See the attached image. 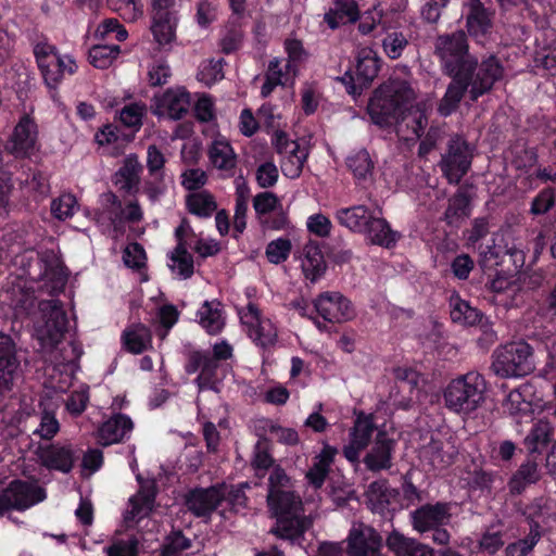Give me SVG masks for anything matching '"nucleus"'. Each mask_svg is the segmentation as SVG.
<instances>
[{
    "label": "nucleus",
    "mask_w": 556,
    "mask_h": 556,
    "mask_svg": "<svg viewBox=\"0 0 556 556\" xmlns=\"http://www.w3.org/2000/svg\"><path fill=\"white\" fill-rule=\"evenodd\" d=\"M248 336L253 342L264 351L273 348L278 339L277 330L270 320H260L251 323L248 327Z\"/></svg>",
    "instance_id": "obj_42"
},
{
    "label": "nucleus",
    "mask_w": 556,
    "mask_h": 556,
    "mask_svg": "<svg viewBox=\"0 0 556 556\" xmlns=\"http://www.w3.org/2000/svg\"><path fill=\"white\" fill-rule=\"evenodd\" d=\"M303 254L304 260L301 266L304 277L312 283H316L327 269L320 244L317 241L309 240L303 248Z\"/></svg>",
    "instance_id": "obj_30"
},
{
    "label": "nucleus",
    "mask_w": 556,
    "mask_h": 556,
    "mask_svg": "<svg viewBox=\"0 0 556 556\" xmlns=\"http://www.w3.org/2000/svg\"><path fill=\"white\" fill-rule=\"evenodd\" d=\"M186 206L190 214L200 218H208L217 210L215 198L205 190L188 194Z\"/></svg>",
    "instance_id": "obj_41"
},
{
    "label": "nucleus",
    "mask_w": 556,
    "mask_h": 556,
    "mask_svg": "<svg viewBox=\"0 0 556 556\" xmlns=\"http://www.w3.org/2000/svg\"><path fill=\"white\" fill-rule=\"evenodd\" d=\"M108 5L126 21H135L141 14L136 0H108Z\"/></svg>",
    "instance_id": "obj_63"
},
{
    "label": "nucleus",
    "mask_w": 556,
    "mask_h": 556,
    "mask_svg": "<svg viewBox=\"0 0 556 556\" xmlns=\"http://www.w3.org/2000/svg\"><path fill=\"white\" fill-rule=\"evenodd\" d=\"M267 506L276 518L270 533L276 538L301 545L311 521L303 514V502L295 491V481L285 468L275 467L267 481Z\"/></svg>",
    "instance_id": "obj_1"
},
{
    "label": "nucleus",
    "mask_w": 556,
    "mask_h": 556,
    "mask_svg": "<svg viewBox=\"0 0 556 556\" xmlns=\"http://www.w3.org/2000/svg\"><path fill=\"white\" fill-rule=\"evenodd\" d=\"M278 152L286 151L289 156L282 162L281 169L290 178H298L308 156L307 147H302L300 141H274Z\"/></svg>",
    "instance_id": "obj_27"
},
{
    "label": "nucleus",
    "mask_w": 556,
    "mask_h": 556,
    "mask_svg": "<svg viewBox=\"0 0 556 556\" xmlns=\"http://www.w3.org/2000/svg\"><path fill=\"white\" fill-rule=\"evenodd\" d=\"M345 164L354 178L358 180L365 179L374 169V162L365 149L351 153L346 157Z\"/></svg>",
    "instance_id": "obj_47"
},
{
    "label": "nucleus",
    "mask_w": 556,
    "mask_h": 556,
    "mask_svg": "<svg viewBox=\"0 0 556 556\" xmlns=\"http://www.w3.org/2000/svg\"><path fill=\"white\" fill-rule=\"evenodd\" d=\"M331 471V467L314 457L312 467L307 470L305 478L314 489H320Z\"/></svg>",
    "instance_id": "obj_59"
},
{
    "label": "nucleus",
    "mask_w": 556,
    "mask_h": 556,
    "mask_svg": "<svg viewBox=\"0 0 556 556\" xmlns=\"http://www.w3.org/2000/svg\"><path fill=\"white\" fill-rule=\"evenodd\" d=\"M42 325L37 331L40 340L50 346H56L67 332L68 318L60 300H43L38 304Z\"/></svg>",
    "instance_id": "obj_11"
},
{
    "label": "nucleus",
    "mask_w": 556,
    "mask_h": 556,
    "mask_svg": "<svg viewBox=\"0 0 556 556\" xmlns=\"http://www.w3.org/2000/svg\"><path fill=\"white\" fill-rule=\"evenodd\" d=\"M104 211L106 213L108 226L113 227L115 231L124 227V210L118 197L113 192L104 195Z\"/></svg>",
    "instance_id": "obj_50"
},
{
    "label": "nucleus",
    "mask_w": 556,
    "mask_h": 556,
    "mask_svg": "<svg viewBox=\"0 0 556 556\" xmlns=\"http://www.w3.org/2000/svg\"><path fill=\"white\" fill-rule=\"evenodd\" d=\"M451 518V504L441 501L422 504L409 513L413 530L431 539L434 544L443 546L451 540V534L445 528Z\"/></svg>",
    "instance_id": "obj_6"
},
{
    "label": "nucleus",
    "mask_w": 556,
    "mask_h": 556,
    "mask_svg": "<svg viewBox=\"0 0 556 556\" xmlns=\"http://www.w3.org/2000/svg\"><path fill=\"white\" fill-rule=\"evenodd\" d=\"M414 97L407 81L389 79L375 90L367 106L368 114L376 125L390 126L397 122Z\"/></svg>",
    "instance_id": "obj_3"
},
{
    "label": "nucleus",
    "mask_w": 556,
    "mask_h": 556,
    "mask_svg": "<svg viewBox=\"0 0 556 556\" xmlns=\"http://www.w3.org/2000/svg\"><path fill=\"white\" fill-rule=\"evenodd\" d=\"M37 141H0V168L14 159L30 156Z\"/></svg>",
    "instance_id": "obj_44"
},
{
    "label": "nucleus",
    "mask_w": 556,
    "mask_h": 556,
    "mask_svg": "<svg viewBox=\"0 0 556 556\" xmlns=\"http://www.w3.org/2000/svg\"><path fill=\"white\" fill-rule=\"evenodd\" d=\"M157 492L154 481L141 484L137 493L129 498L130 510L125 515V520L135 521L149 517L154 509Z\"/></svg>",
    "instance_id": "obj_22"
},
{
    "label": "nucleus",
    "mask_w": 556,
    "mask_h": 556,
    "mask_svg": "<svg viewBox=\"0 0 556 556\" xmlns=\"http://www.w3.org/2000/svg\"><path fill=\"white\" fill-rule=\"evenodd\" d=\"M541 479L539 465L535 460L528 459L523 462L511 475L507 486L513 496L521 495L530 485L535 484Z\"/></svg>",
    "instance_id": "obj_35"
},
{
    "label": "nucleus",
    "mask_w": 556,
    "mask_h": 556,
    "mask_svg": "<svg viewBox=\"0 0 556 556\" xmlns=\"http://www.w3.org/2000/svg\"><path fill=\"white\" fill-rule=\"evenodd\" d=\"M223 488L218 483L208 488L195 486L186 494L185 504L194 517L210 518L223 503Z\"/></svg>",
    "instance_id": "obj_16"
},
{
    "label": "nucleus",
    "mask_w": 556,
    "mask_h": 556,
    "mask_svg": "<svg viewBox=\"0 0 556 556\" xmlns=\"http://www.w3.org/2000/svg\"><path fill=\"white\" fill-rule=\"evenodd\" d=\"M155 104L157 114L179 119L190 108V93L184 87L169 88L155 99Z\"/></svg>",
    "instance_id": "obj_20"
},
{
    "label": "nucleus",
    "mask_w": 556,
    "mask_h": 556,
    "mask_svg": "<svg viewBox=\"0 0 556 556\" xmlns=\"http://www.w3.org/2000/svg\"><path fill=\"white\" fill-rule=\"evenodd\" d=\"M452 77L446 92L439 104V112L443 116L452 114L462 101L468 87L472 100L489 92L493 85L503 78L504 67L494 55L482 60L475 74L448 75Z\"/></svg>",
    "instance_id": "obj_2"
},
{
    "label": "nucleus",
    "mask_w": 556,
    "mask_h": 556,
    "mask_svg": "<svg viewBox=\"0 0 556 556\" xmlns=\"http://www.w3.org/2000/svg\"><path fill=\"white\" fill-rule=\"evenodd\" d=\"M170 261L177 265L178 274L184 279L190 278L194 273V262L188 252V247L182 243L176 244L169 255Z\"/></svg>",
    "instance_id": "obj_51"
},
{
    "label": "nucleus",
    "mask_w": 556,
    "mask_h": 556,
    "mask_svg": "<svg viewBox=\"0 0 556 556\" xmlns=\"http://www.w3.org/2000/svg\"><path fill=\"white\" fill-rule=\"evenodd\" d=\"M396 441L389 438L386 432H378L371 448L365 455L363 463L371 472L389 470L392 466Z\"/></svg>",
    "instance_id": "obj_19"
},
{
    "label": "nucleus",
    "mask_w": 556,
    "mask_h": 556,
    "mask_svg": "<svg viewBox=\"0 0 556 556\" xmlns=\"http://www.w3.org/2000/svg\"><path fill=\"white\" fill-rule=\"evenodd\" d=\"M376 430L372 415H366L361 412L354 421L350 431V440L358 443L361 446L367 447L371 437Z\"/></svg>",
    "instance_id": "obj_46"
},
{
    "label": "nucleus",
    "mask_w": 556,
    "mask_h": 556,
    "mask_svg": "<svg viewBox=\"0 0 556 556\" xmlns=\"http://www.w3.org/2000/svg\"><path fill=\"white\" fill-rule=\"evenodd\" d=\"M286 74L287 73L281 68L280 61L278 59L269 61L267 72L265 74V81L261 89L262 97L267 98L277 86L283 85Z\"/></svg>",
    "instance_id": "obj_54"
},
{
    "label": "nucleus",
    "mask_w": 556,
    "mask_h": 556,
    "mask_svg": "<svg viewBox=\"0 0 556 556\" xmlns=\"http://www.w3.org/2000/svg\"><path fill=\"white\" fill-rule=\"evenodd\" d=\"M387 546L396 556H434L433 548L397 531L388 535Z\"/></svg>",
    "instance_id": "obj_32"
},
{
    "label": "nucleus",
    "mask_w": 556,
    "mask_h": 556,
    "mask_svg": "<svg viewBox=\"0 0 556 556\" xmlns=\"http://www.w3.org/2000/svg\"><path fill=\"white\" fill-rule=\"evenodd\" d=\"M262 429L275 434L278 442L294 446L300 442L299 433L293 428H285L270 419H264Z\"/></svg>",
    "instance_id": "obj_55"
},
{
    "label": "nucleus",
    "mask_w": 556,
    "mask_h": 556,
    "mask_svg": "<svg viewBox=\"0 0 556 556\" xmlns=\"http://www.w3.org/2000/svg\"><path fill=\"white\" fill-rule=\"evenodd\" d=\"M18 367L14 340L0 331V395L12 390Z\"/></svg>",
    "instance_id": "obj_18"
},
{
    "label": "nucleus",
    "mask_w": 556,
    "mask_h": 556,
    "mask_svg": "<svg viewBox=\"0 0 556 556\" xmlns=\"http://www.w3.org/2000/svg\"><path fill=\"white\" fill-rule=\"evenodd\" d=\"M76 203V198L73 194L63 193L58 199L52 200L51 213L55 218L65 220L74 215Z\"/></svg>",
    "instance_id": "obj_58"
},
{
    "label": "nucleus",
    "mask_w": 556,
    "mask_h": 556,
    "mask_svg": "<svg viewBox=\"0 0 556 556\" xmlns=\"http://www.w3.org/2000/svg\"><path fill=\"white\" fill-rule=\"evenodd\" d=\"M472 194L470 190L462 186L448 199L447 207L443 214V220L452 227H458L472 212Z\"/></svg>",
    "instance_id": "obj_23"
},
{
    "label": "nucleus",
    "mask_w": 556,
    "mask_h": 556,
    "mask_svg": "<svg viewBox=\"0 0 556 556\" xmlns=\"http://www.w3.org/2000/svg\"><path fill=\"white\" fill-rule=\"evenodd\" d=\"M367 507L383 519H392L403 509L401 491L391 488L388 479H378L369 483L365 492Z\"/></svg>",
    "instance_id": "obj_13"
},
{
    "label": "nucleus",
    "mask_w": 556,
    "mask_h": 556,
    "mask_svg": "<svg viewBox=\"0 0 556 556\" xmlns=\"http://www.w3.org/2000/svg\"><path fill=\"white\" fill-rule=\"evenodd\" d=\"M34 55L45 84L50 89H56L64 76L76 72V62L70 55H62L58 49L46 41L34 46Z\"/></svg>",
    "instance_id": "obj_9"
},
{
    "label": "nucleus",
    "mask_w": 556,
    "mask_h": 556,
    "mask_svg": "<svg viewBox=\"0 0 556 556\" xmlns=\"http://www.w3.org/2000/svg\"><path fill=\"white\" fill-rule=\"evenodd\" d=\"M119 52L121 49L116 45H96L89 50V61L97 68H108Z\"/></svg>",
    "instance_id": "obj_49"
},
{
    "label": "nucleus",
    "mask_w": 556,
    "mask_h": 556,
    "mask_svg": "<svg viewBox=\"0 0 556 556\" xmlns=\"http://www.w3.org/2000/svg\"><path fill=\"white\" fill-rule=\"evenodd\" d=\"M555 428L546 418L538 419L523 440V445L530 455L547 452L554 440Z\"/></svg>",
    "instance_id": "obj_26"
},
{
    "label": "nucleus",
    "mask_w": 556,
    "mask_h": 556,
    "mask_svg": "<svg viewBox=\"0 0 556 556\" xmlns=\"http://www.w3.org/2000/svg\"><path fill=\"white\" fill-rule=\"evenodd\" d=\"M448 306L451 320L462 327L478 326L484 320V314L458 293L451 295Z\"/></svg>",
    "instance_id": "obj_28"
},
{
    "label": "nucleus",
    "mask_w": 556,
    "mask_h": 556,
    "mask_svg": "<svg viewBox=\"0 0 556 556\" xmlns=\"http://www.w3.org/2000/svg\"><path fill=\"white\" fill-rule=\"evenodd\" d=\"M46 490L37 484L21 479L12 480L0 489V517L11 510L24 511L45 501Z\"/></svg>",
    "instance_id": "obj_10"
},
{
    "label": "nucleus",
    "mask_w": 556,
    "mask_h": 556,
    "mask_svg": "<svg viewBox=\"0 0 556 556\" xmlns=\"http://www.w3.org/2000/svg\"><path fill=\"white\" fill-rule=\"evenodd\" d=\"M39 459L49 470L68 473L74 468L77 456L71 445L52 443L40 450Z\"/></svg>",
    "instance_id": "obj_21"
},
{
    "label": "nucleus",
    "mask_w": 556,
    "mask_h": 556,
    "mask_svg": "<svg viewBox=\"0 0 556 556\" xmlns=\"http://www.w3.org/2000/svg\"><path fill=\"white\" fill-rule=\"evenodd\" d=\"M380 70V59L369 47L359 48L356 54V77L362 85L370 84Z\"/></svg>",
    "instance_id": "obj_38"
},
{
    "label": "nucleus",
    "mask_w": 556,
    "mask_h": 556,
    "mask_svg": "<svg viewBox=\"0 0 556 556\" xmlns=\"http://www.w3.org/2000/svg\"><path fill=\"white\" fill-rule=\"evenodd\" d=\"M381 538L370 531L366 535L362 530H351L348 539L349 556H380Z\"/></svg>",
    "instance_id": "obj_33"
},
{
    "label": "nucleus",
    "mask_w": 556,
    "mask_h": 556,
    "mask_svg": "<svg viewBox=\"0 0 556 556\" xmlns=\"http://www.w3.org/2000/svg\"><path fill=\"white\" fill-rule=\"evenodd\" d=\"M492 369L501 378H519L534 369L533 349L525 340L497 346L492 354Z\"/></svg>",
    "instance_id": "obj_8"
},
{
    "label": "nucleus",
    "mask_w": 556,
    "mask_h": 556,
    "mask_svg": "<svg viewBox=\"0 0 556 556\" xmlns=\"http://www.w3.org/2000/svg\"><path fill=\"white\" fill-rule=\"evenodd\" d=\"M468 5L469 13L466 17L468 33L475 38L485 36L492 27L491 13L480 0H469Z\"/></svg>",
    "instance_id": "obj_37"
},
{
    "label": "nucleus",
    "mask_w": 556,
    "mask_h": 556,
    "mask_svg": "<svg viewBox=\"0 0 556 556\" xmlns=\"http://www.w3.org/2000/svg\"><path fill=\"white\" fill-rule=\"evenodd\" d=\"M142 165L136 154H129L125 157L123 165L116 172V185L119 189L130 195L139 192L140 175Z\"/></svg>",
    "instance_id": "obj_31"
},
{
    "label": "nucleus",
    "mask_w": 556,
    "mask_h": 556,
    "mask_svg": "<svg viewBox=\"0 0 556 556\" xmlns=\"http://www.w3.org/2000/svg\"><path fill=\"white\" fill-rule=\"evenodd\" d=\"M374 215L372 211L366 205H353L350 207H342L336 212L337 222L356 233L366 231V225Z\"/></svg>",
    "instance_id": "obj_36"
},
{
    "label": "nucleus",
    "mask_w": 556,
    "mask_h": 556,
    "mask_svg": "<svg viewBox=\"0 0 556 556\" xmlns=\"http://www.w3.org/2000/svg\"><path fill=\"white\" fill-rule=\"evenodd\" d=\"M278 206L281 207V204L273 192L263 191L253 198V208L261 225L265 228L281 230L287 226V215L282 210L277 212Z\"/></svg>",
    "instance_id": "obj_17"
},
{
    "label": "nucleus",
    "mask_w": 556,
    "mask_h": 556,
    "mask_svg": "<svg viewBox=\"0 0 556 556\" xmlns=\"http://www.w3.org/2000/svg\"><path fill=\"white\" fill-rule=\"evenodd\" d=\"M359 12L355 0H334L333 8L324 16L330 28L334 29L346 23H354Z\"/></svg>",
    "instance_id": "obj_39"
},
{
    "label": "nucleus",
    "mask_w": 556,
    "mask_h": 556,
    "mask_svg": "<svg viewBox=\"0 0 556 556\" xmlns=\"http://www.w3.org/2000/svg\"><path fill=\"white\" fill-rule=\"evenodd\" d=\"M233 355L232 346L226 341L215 343L212 352L208 350L191 349L185 353L186 362L184 365L187 375L198 372L193 382L199 392L218 391V384L222 378L218 377L220 362L231 358Z\"/></svg>",
    "instance_id": "obj_4"
},
{
    "label": "nucleus",
    "mask_w": 556,
    "mask_h": 556,
    "mask_svg": "<svg viewBox=\"0 0 556 556\" xmlns=\"http://www.w3.org/2000/svg\"><path fill=\"white\" fill-rule=\"evenodd\" d=\"M434 55L446 75L475 74L479 70L476 56L469 53L465 31L440 35L434 41Z\"/></svg>",
    "instance_id": "obj_5"
},
{
    "label": "nucleus",
    "mask_w": 556,
    "mask_h": 556,
    "mask_svg": "<svg viewBox=\"0 0 556 556\" xmlns=\"http://www.w3.org/2000/svg\"><path fill=\"white\" fill-rule=\"evenodd\" d=\"M394 379L400 390H408L413 392L417 388L419 382V375L416 370L410 367H397L393 371Z\"/></svg>",
    "instance_id": "obj_61"
},
{
    "label": "nucleus",
    "mask_w": 556,
    "mask_h": 556,
    "mask_svg": "<svg viewBox=\"0 0 556 556\" xmlns=\"http://www.w3.org/2000/svg\"><path fill=\"white\" fill-rule=\"evenodd\" d=\"M139 545L137 535L130 534L127 538L113 539L103 552L106 556H139Z\"/></svg>",
    "instance_id": "obj_48"
},
{
    "label": "nucleus",
    "mask_w": 556,
    "mask_h": 556,
    "mask_svg": "<svg viewBox=\"0 0 556 556\" xmlns=\"http://www.w3.org/2000/svg\"><path fill=\"white\" fill-rule=\"evenodd\" d=\"M504 407L506 412L519 422L523 418L532 419L534 413L533 404L523 397L519 390H513L508 393Z\"/></svg>",
    "instance_id": "obj_45"
},
{
    "label": "nucleus",
    "mask_w": 556,
    "mask_h": 556,
    "mask_svg": "<svg viewBox=\"0 0 556 556\" xmlns=\"http://www.w3.org/2000/svg\"><path fill=\"white\" fill-rule=\"evenodd\" d=\"M556 204V189L545 187L532 199L529 213L534 216L544 215Z\"/></svg>",
    "instance_id": "obj_52"
},
{
    "label": "nucleus",
    "mask_w": 556,
    "mask_h": 556,
    "mask_svg": "<svg viewBox=\"0 0 556 556\" xmlns=\"http://www.w3.org/2000/svg\"><path fill=\"white\" fill-rule=\"evenodd\" d=\"M271 441L266 435L258 434V440L254 445L251 464L261 477H263L268 469H271L273 471L275 467H281V465L276 464V460L271 455Z\"/></svg>",
    "instance_id": "obj_40"
},
{
    "label": "nucleus",
    "mask_w": 556,
    "mask_h": 556,
    "mask_svg": "<svg viewBox=\"0 0 556 556\" xmlns=\"http://www.w3.org/2000/svg\"><path fill=\"white\" fill-rule=\"evenodd\" d=\"M208 157L214 167L229 170L236 166V154L230 141H212Z\"/></svg>",
    "instance_id": "obj_43"
},
{
    "label": "nucleus",
    "mask_w": 556,
    "mask_h": 556,
    "mask_svg": "<svg viewBox=\"0 0 556 556\" xmlns=\"http://www.w3.org/2000/svg\"><path fill=\"white\" fill-rule=\"evenodd\" d=\"M292 244L289 238L280 237L270 241L265 250L269 263L278 265L286 262L291 253Z\"/></svg>",
    "instance_id": "obj_53"
},
{
    "label": "nucleus",
    "mask_w": 556,
    "mask_h": 556,
    "mask_svg": "<svg viewBox=\"0 0 556 556\" xmlns=\"http://www.w3.org/2000/svg\"><path fill=\"white\" fill-rule=\"evenodd\" d=\"M200 326L211 336L222 332L225 327L223 304L217 301H204L197 312Z\"/></svg>",
    "instance_id": "obj_34"
},
{
    "label": "nucleus",
    "mask_w": 556,
    "mask_h": 556,
    "mask_svg": "<svg viewBox=\"0 0 556 556\" xmlns=\"http://www.w3.org/2000/svg\"><path fill=\"white\" fill-rule=\"evenodd\" d=\"M314 311L325 321L341 324L356 316L355 307L350 299L338 291H325L314 300Z\"/></svg>",
    "instance_id": "obj_14"
},
{
    "label": "nucleus",
    "mask_w": 556,
    "mask_h": 556,
    "mask_svg": "<svg viewBox=\"0 0 556 556\" xmlns=\"http://www.w3.org/2000/svg\"><path fill=\"white\" fill-rule=\"evenodd\" d=\"M541 539V533L534 530L528 533L523 539H519L507 545L505 548L506 556H527L538 544Z\"/></svg>",
    "instance_id": "obj_57"
},
{
    "label": "nucleus",
    "mask_w": 556,
    "mask_h": 556,
    "mask_svg": "<svg viewBox=\"0 0 556 556\" xmlns=\"http://www.w3.org/2000/svg\"><path fill=\"white\" fill-rule=\"evenodd\" d=\"M504 535L505 533L503 531L495 530L494 527L488 529L482 534L479 542L481 549L490 555L495 554L505 544Z\"/></svg>",
    "instance_id": "obj_60"
},
{
    "label": "nucleus",
    "mask_w": 556,
    "mask_h": 556,
    "mask_svg": "<svg viewBox=\"0 0 556 556\" xmlns=\"http://www.w3.org/2000/svg\"><path fill=\"white\" fill-rule=\"evenodd\" d=\"M163 546L176 554H180L181 552L191 548L192 541L184 534L182 530L173 529L165 536Z\"/></svg>",
    "instance_id": "obj_64"
},
{
    "label": "nucleus",
    "mask_w": 556,
    "mask_h": 556,
    "mask_svg": "<svg viewBox=\"0 0 556 556\" xmlns=\"http://www.w3.org/2000/svg\"><path fill=\"white\" fill-rule=\"evenodd\" d=\"M485 381L476 371L453 379L444 390L446 408L457 414L468 415L476 410L484 399Z\"/></svg>",
    "instance_id": "obj_7"
},
{
    "label": "nucleus",
    "mask_w": 556,
    "mask_h": 556,
    "mask_svg": "<svg viewBox=\"0 0 556 556\" xmlns=\"http://www.w3.org/2000/svg\"><path fill=\"white\" fill-rule=\"evenodd\" d=\"M366 228L362 235H365L372 244L384 249L394 248L401 238V233L393 230L387 219L375 215L371 216Z\"/></svg>",
    "instance_id": "obj_29"
},
{
    "label": "nucleus",
    "mask_w": 556,
    "mask_h": 556,
    "mask_svg": "<svg viewBox=\"0 0 556 556\" xmlns=\"http://www.w3.org/2000/svg\"><path fill=\"white\" fill-rule=\"evenodd\" d=\"M132 429L134 422L129 416L121 413L115 414L99 428V442L104 446L119 443L128 437Z\"/></svg>",
    "instance_id": "obj_25"
},
{
    "label": "nucleus",
    "mask_w": 556,
    "mask_h": 556,
    "mask_svg": "<svg viewBox=\"0 0 556 556\" xmlns=\"http://www.w3.org/2000/svg\"><path fill=\"white\" fill-rule=\"evenodd\" d=\"M476 144L470 141H450L440 161V168L448 184L457 185L468 173Z\"/></svg>",
    "instance_id": "obj_12"
},
{
    "label": "nucleus",
    "mask_w": 556,
    "mask_h": 556,
    "mask_svg": "<svg viewBox=\"0 0 556 556\" xmlns=\"http://www.w3.org/2000/svg\"><path fill=\"white\" fill-rule=\"evenodd\" d=\"M146 111V105L142 103L134 102L127 104L119 112V121L124 126L137 130L142 124Z\"/></svg>",
    "instance_id": "obj_56"
},
{
    "label": "nucleus",
    "mask_w": 556,
    "mask_h": 556,
    "mask_svg": "<svg viewBox=\"0 0 556 556\" xmlns=\"http://www.w3.org/2000/svg\"><path fill=\"white\" fill-rule=\"evenodd\" d=\"M406 46V37L399 31L388 34L387 37L382 40L383 50L391 59L400 58Z\"/></svg>",
    "instance_id": "obj_62"
},
{
    "label": "nucleus",
    "mask_w": 556,
    "mask_h": 556,
    "mask_svg": "<svg viewBox=\"0 0 556 556\" xmlns=\"http://www.w3.org/2000/svg\"><path fill=\"white\" fill-rule=\"evenodd\" d=\"M153 336L149 326L142 323H134L127 326L121 336L123 349L134 355L152 350Z\"/></svg>",
    "instance_id": "obj_24"
},
{
    "label": "nucleus",
    "mask_w": 556,
    "mask_h": 556,
    "mask_svg": "<svg viewBox=\"0 0 556 556\" xmlns=\"http://www.w3.org/2000/svg\"><path fill=\"white\" fill-rule=\"evenodd\" d=\"M174 2L175 0H154L152 4L151 30L160 46L170 45L175 39L177 17L173 10Z\"/></svg>",
    "instance_id": "obj_15"
}]
</instances>
